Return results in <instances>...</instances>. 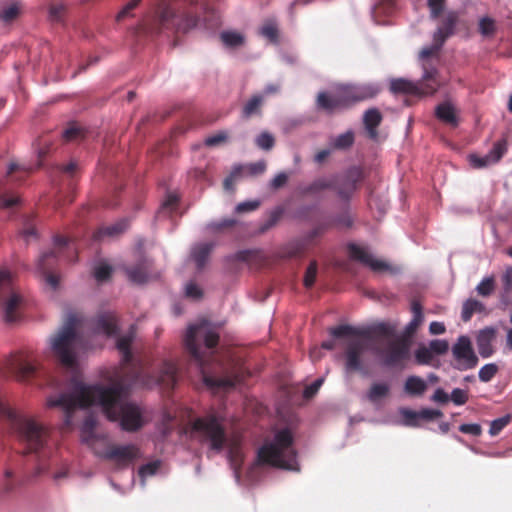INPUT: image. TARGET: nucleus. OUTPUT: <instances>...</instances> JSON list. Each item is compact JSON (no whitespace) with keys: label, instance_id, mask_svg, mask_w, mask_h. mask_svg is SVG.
<instances>
[{"label":"nucleus","instance_id":"1","mask_svg":"<svg viewBox=\"0 0 512 512\" xmlns=\"http://www.w3.org/2000/svg\"><path fill=\"white\" fill-rule=\"evenodd\" d=\"M129 386H72L68 392L50 396L47 406L61 408L69 425L76 409L99 406L110 421H119L124 431L140 430L145 421L140 407L127 401Z\"/></svg>","mask_w":512,"mask_h":512},{"label":"nucleus","instance_id":"2","mask_svg":"<svg viewBox=\"0 0 512 512\" xmlns=\"http://www.w3.org/2000/svg\"><path fill=\"white\" fill-rule=\"evenodd\" d=\"M381 333L367 335L355 333L349 326H338L331 333L341 339L345 371L348 374H367L374 360L386 365H397L408 354L405 342L395 339L385 326Z\"/></svg>","mask_w":512,"mask_h":512},{"label":"nucleus","instance_id":"3","mask_svg":"<svg viewBox=\"0 0 512 512\" xmlns=\"http://www.w3.org/2000/svg\"><path fill=\"white\" fill-rule=\"evenodd\" d=\"M219 334L211 323L202 319L191 324L185 335V345L198 364L203 384H237L249 374L243 364L216 358Z\"/></svg>","mask_w":512,"mask_h":512},{"label":"nucleus","instance_id":"4","mask_svg":"<svg viewBox=\"0 0 512 512\" xmlns=\"http://www.w3.org/2000/svg\"><path fill=\"white\" fill-rule=\"evenodd\" d=\"M92 327L106 336L117 335L116 317L112 313L99 316L94 325L82 313L69 312L62 326L48 339L52 356L64 367L74 369L80 355L88 348L87 335Z\"/></svg>","mask_w":512,"mask_h":512},{"label":"nucleus","instance_id":"5","mask_svg":"<svg viewBox=\"0 0 512 512\" xmlns=\"http://www.w3.org/2000/svg\"><path fill=\"white\" fill-rule=\"evenodd\" d=\"M135 338L134 327L117 335L116 347L121 354L123 366L116 369L109 378V384H169L177 382V368L173 363L164 362L157 371L150 373L146 368L130 364L131 344Z\"/></svg>","mask_w":512,"mask_h":512},{"label":"nucleus","instance_id":"6","mask_svg":"<svg viewBox=\"0 0 512 512\" xmlns=\"http://www.w3.org/2000/svg\"><path fill=\"white\" fill-rule=\"evenodd\" d=\"M0 416L10 422L17 440L24 446V454L38 455L49 448V428L34 417L17 413L2 397H0Z\"/></svg>","mask_w":512,"mask_h":512},{"label":"nucleus","instance_id":"7","mask_svg":"<svg viewBox=\"0 0 512 512\" xmlns=\"http://www.w3.org/2000/svg\"><path fill=\"white\" fill-rule=\"evenodd\" d=\"M294 439L288 428L278 431L271 442L264 443L257 452V463L279 469L299 471Z\"/></svg>","mask_w":512,"mask_h":512},{"label":"nucleus","instance_id":"8","mask_svg":"<svg viewBox=\"0 0 512 512\" xmlns=\"http://www.w3.org/2000/svg\"><path fill=\"white\" fill-rule=\"evenodd\" d=\"M380 91L375 83L341 85L335 95L321 92L317 97V106L329 113L347 108L351 104L372 98Z\"/></svg>","mask_w":512,"mask_h":512},{"label":"nucleus","instance_id":"9","mask_svg":"<svg viewBox=\"0 0 512 512\" xmlns=\"http://www.w3.org/2000/svg\"><path fill=\"white\" fill-rule=\"evenodd\" d=\"M198 9L208 14V8L203 5L198 7L195 0H189L177 10L163 5L158 11V21L164 28L187 32L198 25V19L195 16Z\"/></svg>","mask_w":512,"mask_h":512},{"label":"nucleus","instance_id":"10","mask_svg":"<svg viewBox=\"0 0 512 512\" xmlns=\"http://www.w3.org/2000/svg\"><path fill=\"white\" fill-rule=\"evenodd\" d=\"M191 434L201 444H208L212 451L221 452L228 439L225 427L215 415L196 418L191 425Z\"/></svg>","mask_w":512,"mask_h":512},{"label":"nucleus","instance_id":"11","mask_svg":"<svg viewBox=\"0 0 512 512\" xmlns=\"http://www.w3.org/2000/svg\"><path fill=\"white\" fill-rule=\"evenodd\" d=\"M6 296L4 301V320L14 323L18 320V308L22 303V296L12 285L11 274L7 270H0V298Z\"/></svg>","mask_w":512,"mask_h":512},{"label":"nucleus","instance_id":"12","mask_svg":"<svg viewBox=\"0 0 512 512\" xmlns=\"http://www.w3.org/2000/svg\"><path fill=\"white\" fill-rule=\"evenodd\" d=\"M437 71L435 69H425L422 84H415L403 78L391 81L390 88L394 93H410L415 95L433 94L439 84L436 82Z\"/></svg>","mask_w":512,"mask_h":512},{"label":"nucleus","instance_id":"13","mask_svg":"<svg viewBox=\"0 0 512 512\" xmlns=\"http://www.w3.org/2000/svg\"><path fill=\"white\" fill-rule=\"evenodd\" d=\"M40 370L36 364L25 359L12 360L3 373L4 381H29L38 379Z\"/></svg>","mask_w":512,"mask_h":512},{"label":"nucleus","instance_id":"14","mask_svg":"<svg viewBox=\"0 0 512 512\" xmlns=\"http://www.w3.org/2000/svg\"><path fill=\"white\" fill-rule=\"evenodd\" d=\"M399 415L401 416L402 424L407 427H420L423 423L432 422L443 417L442 411L430 408H424L419 411L400 408Z\"/></svg>","mask_w":512,"mask_h":512},{"label":"nucleus","instance_id":"15","mask_svg":"<svg viewBox=\"0 0 512 512\" xmlns=\"http://www.w3.org/2000/svg\"><path fill=\"white\" fill-rule=\"evenodd\" d=\"M103 457L115 461L119 466H128L140 457V450L134 444L112 445L104 452Z\"/></svg>","mask_w":512,"mask_h":512},{"label":"nucleus","instance_id":"16","mask_svg":"<svg viewBox=\"0 0 512 512\" xmlns=\"http://www.w3.org/2000/svg\"><path fill=\"white\" fill-rule=\"evenodd\" d=\"M452 351L460 368H472L478 362L477 356L473 351L471 341L467 336L459 337L457 343L453 346Z\"/></svg>","mask_w":512,"mask_h":512},{"label":"nucleus","instance_id":"17","mask_svg":"<svg viewBox=\"0 0 512 512\" xmlns=\"http://www.w3.org/2000/svg\"><path fill=\"white\" fill-rule=\"evenodd\" d=\"M350 256L363 264L369 266L373 271L382 272L389 269V264L376 258L371 251L360 245L351 244L349 246Z\"/></svg>","mask_w":512,"mask_h":512},{"label":"nucleus","instance_id":"18","mask_svg":"<svg viewBox=\"0 0 512 512\" xmlns=\"http://www.w3.org/2000/svg\"><path fill=\"white\" fill-rule=\"evenodd\" d=\"M506 150V143L504 141H498L485 156L471 155L469 160L471 165L475 168L488 167L497 163L503 157Z\"/></svg>","mask_w":512,"mask_h":512},{"label":"nucleus","instance_id":"19","mask_svg":"<svg viewBox=\"0 0 512 512\" xmlns=\"http://www.w3.org/2000/svg\"><path fill=\"white\" fill-rule=\"evenodd\" d=\"M496 338V329L485 327L477 335V348L482 357H489L493 353V341Z\"/></svg>","mask_w":512,"mask_h":512},{"label":"nucleus","instance_id":"20","mask_svg":"<svg viewBox=\"0 0 512 512\" xmlns=\"http://www.w3.org/2000/svg\"><path fill=\"white\" fill-rule=\"evenodd\" d=\"M56 256V251L51 250L40 255L38 259V267L42 271V275L47 287L55 291L59 287L60 278L56 274L47 271V261Z\"/></svg>","mask_w":512,"mask_h":512},{"label":"nucleus","instance_id":"21","mask_svg":"<svg viewBox=\"0 0 512 512\" xmlns=\"http://www.w3.org/2000/svg\"><path fill=\"white\" fill-rule=\"evenodd\" d=\"M213 248L214 243L212 242L197 243L191 248L190 258L195 263L197 269H202L205 266Z\"/></svg>","mask_w":512,"mask_h":512},{"label":"nucleus","instance_id":"22","mask_svg":"<svg viewBox=\"0 0 512 512\" xmlns=\"http://www.w3.org/2000/svg\"><path fill=\"white\" fill-rule=\"evenodd\" d=\"M457 18L458 16L455 12H449L445 15L441 26L434 33V39L438 45H443L445 40L453 34Z\"/></svg>","mask_w":512,"mask_h":512},{"label":"nucleus","instance_id":"23","mask_svg":"<svg viewBox=\"0 0 512 512\" xmlns=\"http://www.w3.org/2000/svg\"><path fill=\"white\" fill-rule=\"evenodd\" d=\"M381 121L382 115L379 110L375 108L369 109L364 113L363 123L369 138L373 140L377 139L378 133L376 128L381 123Z\"/></svg>","mask_w":512,"mask_h":512},{"label":"nucleus","instance_id":"24","mask_svg":"<svg viewBox=\"0 0 512 512\" xmlns=\"http://www.w3.org/2000/svg\"><path fill=\"white\" fill-rule=\"evenodd\" d=\"M362 178V172L359 168H352L347 176V179L342 186L337 187V192L342 198H348L350 194L356 189V183Z\"/></svg>","mask_w":512,"mask_h":512},{"label":"nucleus","instance_id":"25","mask_svg":"<svg viewBox=\"0 0 512 512\" xmlns=\"http://www.w3.org/2000/svg\"><path fill=\"white\" fill-rule=\"evenodd\" d=\"M436 116L441 121L452 126H456L458 123L456 109L449 101L443 102L436 107Z\"/></svg>","mask_w":512,"mask_h":512},{"label":"nucleus","instance_id":"26","mask_svg":"<svg viewBox=\"0 0 512 512\" xmlns=\"http://www.w3.org/2000/svg\"><path fill=\"white\" fill-rule=\"evenodd\" d=\"M335 179L333 177H321L314 180L310 185L302 189L303 194H317L326 189L334 187Z\"/></svg>","mask_w":512,"mask_h":512},{"label":"nucleus","instance_id":"27","mask_svg":"<svg viewBox=\"0 0 512 512\" xmlns=\"http://www.w3.org/2000/svg\"><path fill=\"white\" fill-rule=\"evenodd\" d=\"M228 460L234 471L238 473L243 463V454L240 444L236 440L231 441L228 445Z\"/></svg>","mask_w":512,"mask_h":512},{"label":"nucleus","instance_id":"28","mask_svg":"<svg viewBox=\"0 0 512 512\" xmlns=\"http://www.w3.org/2000/svg\"><path fill=\"white\" fill-rule=\"evenodd\" d=\"M223 44L228 48H238L245 42L244 36L236 31H224L220 35Z\"/></svg>","mask_w":512,"mask_h":512},{"label":"nucleus","instance_id":"29","mask_svg":"<svg viewBox=\"0 0 512 512\" xmlns=\"http://www.w3.org/2000/svg\"><path fill=\"white\" fill-rule=\"evenodd\" d=\"M148 265L146 262H141L136 266L127 268V274L131 281L135 283H143L148 278L147 273Z\"/></svg>","mask_w":512,"mask_h":512},{"label":"nucleus","instance_id":"30","mask_svg":"<svg viewBox=\"0 0 512 512\" xmlns=\"http://www.w3.org/2000/svg\"><path fill=\"white\" fill-rule=\"evenodd\" d=\"M389 394V386H371L367 399L374 405H380Z\"/></svg>","mask_w":512,"mask_h":512},{"label":"nucleus","instance_id":"31","mask_svg":"<svg viewBox=\"0 0 512 512\" xmlns=\"http://www.w3.org/2000/svg\"><path fill=\"white\" fill-rule=\"evenodd\" d=\"M412 313H413V318L408 323V325L406 327V332L409 335L413 334L416 331V329L419 327V325L423 322V318H424L421 305L417 302L412 303Z\"/></svg>","mask_w":512,"mask_h":512},{"label":"nucleus","instance_id":"32","mask_svg":"<svg viewBox=\"0 0 512 512\" xmlns=\"http://www.w3.org/2000/svg\"><path fill=\"white\" fill-rule=\"evenodd\" d=\"M112 273V267L106 261H99L93 268V274L98 282H104L109 279Z\"/></svg>","mask_w":512,"mask_h":512},{"label":"nucleus","instance_id":"33","mask_svg":"<svg viewBox=\"0 0 512 512\" xmlns=\"http://www.w3.org/2000/svg\"><path fill=\"white\" fill-rule=\"evenodd\" d=\"M479 32L483 37H492L497 29L496 22L490 17H482L478 23Z\"/></svg>","mask_w":512,"mask_h":512},{"label":"nucleus","instance_id":"34","mask_svg":"<svg viewBox=\"0 0 512 512\" xmlns=\"http://www.w3.org/2000/svg\"><path fill=\"white\" fill-rule=\"evenodd\" d=\"M484 309V306L481 302L475 299L467 300L462 309V318L464 321H468L474 312H480Z\"/></svg>","mask_w":512,"mask_h":512},{"label":"nucleus","instance_id":"35","mask_svg":"<svg viewBox=\"0 0 512 512\" xmlns=\"http://www.w3.org/2000/svg\"><path fill=\"white\" fill-rule=\"evenodd\" d=\"M263 101V95H254L243 108L244 116L250 117L251 115L257 113Z\"/></svg>","mask_w":512,"mask_h":512},{"label":"nucleus","instance_id":"36","mask_svg":"<svg viewBox=\"0 0 512 512\" xmlns=\"http://www.w3.org/2000/svg\"><path fill=\"white\" fill-rule=\"evenodd\" d=\"M415 357L417 361L421 364H431L434 361L435 355L433 354L431 348L428 345H421L417 349Z\"/></svg>","mask_w":512,"mask_h":512},{"label":"nucleus","instance_id":"37","mask_svg":"<svg viewBox=\"0 0 512 512\" xmlns=\"http://www.w3.org/2000/svg\"><path fill=\"white\" fill-rule=\"evenodd\" d=\"M512 420V416L507 414L503 417L493 420L490 424L489 434L491 436L498 435Z\"/></svg>","mask_w":512,"mask_h":512},{"label":"nucleus","instance_id":"38","mask_svg":"<svg viewBox=\"0 0 512 512\" xmlns=\"http://www.w3.org/2000/svg\"><path fill=\"white\" fill-rule=\"evenodd\" d=\"M354 141V134L352 131H347L337 137H335L332 141V145L337 149H344L352 145Z\"/></svg>","mask_w":512,"mask_h":512},{"label":"nucleus","instance_id":"39","mask_svg":"<svg viewBox=\"0 0 512 512\" xmlns=\"http://www.w3.org/2000/svg\"><path fill=\"white\" fill-rule=\"evenodd\" d=\"M177 202L178 196L174 193H169L159 209L158 216L171 213L175 209Z\"/></svg>","mask_w":512,"mask_h":512},{"label":"nucleus","instance_id":"40","mask_svg":"<svg viewBox=\"0 0 512 512\" xmlns=\"http://www.w3.org/2000/svg\"><path fill=\"white\" fill-rule=\"evenodd\" d=\"M19 11V5L17 3H12L2 9L0 19L6 23L11 22L18 16Z\"/></svg>","mask_w":512,"mask_h":512},{"label":"nucleus","instance_id":"41","mask_svg":"<svg viewBox=\"0 0 512 512\" xmlns=\"http://www.w3.org/2000/svg\"><path fill=\"white\" fill-rule=\"evenodd\" d=\"M261 34L271 42H275L278 35L277 25L273 21H267L261 27Z\"/></svg>","mask_w":512,"mask_h":512},{"label":"nucleus","instance_id":"42","mask_svg":"<svg viewBox=\"0 0 512 512\" xmlns=\"http://www.w3.org/2000/svg\"><path fill=\"white\" fill-rule=\"evenodd\" d=\"M494 286L493 277H486L477 285L476 291L481 296H488L493 292Z\"/></svg>","mask_w":512,"mask_h":512},{"label":"nucleus","instance_id":"43","mask_svg":"<svg viewBox=\"0 0 512 512\" xmlns=\"http://www.w3.org/2000/svg\"><path fill=\"white\" fill-rule=\"evenodd\" d=\"M63 136L67 141L76 140L84 137V130L79 125L73 124L63 132Z\"/></svg>","mask_w":512,"mask_h":512},{"label":"nucleus","instance_id":"44","mask_svg":"<svg viewBox=\"0 0 512 512\" xmlns=\"http://www.w3.org/2000/svg\"><path fill=\"white\" fill-rule=\"evenodd\" d=\"M160 465H161V462L158 460L142 465L139 468L140 477L145 478L147 476H153L154 474H156V472L160 468Z\"/></svg>","mask_w":512,"mask_h":512},{"label":"nucleus","instance_id":"45","mask_svg":"<svg viewBox=\"0 0 512 512\" xmlns=\"http://www.w3.org/2000/svg\"><path fill=\"white\" fill-rule=\"evenodd\" d=\"M280 217H281L280 210H274L273 212H271L268 219L263 224H261V226L259 227V232L264 233V232L268 231L269 229H271L272 227H274L276 225V223L279 221Z\"/></svg>","mask_w":512,"mask_h":512},{"label":"nucleus","instance_id":"46","mask_svg":"<svg viewBox=\"0 0 512 512\" xmlns=\"http://www.w3.org/2000/svg\"><path fill=\"white\" fill-rule=\"evenodd\" d=\"M256 144L261 149L270 150L274 146V137L270 133L263 132L256 138Z\"/></svg>","mask_w":512,"mask_h":512},{"label":"nucleus","instance_id":"47","mask_svg":"<svg viewBox=\"0 0 512 512\" xmlns=\"http://www.w3.org/2000/svg\"><path fill=\"white\" fill-rule=\"evenodd\" d=\"M303 249V245L300 242H291L288 245H286L282 252L281 257H294L297 256L301 250Z\"/></svg>","mask_w":512,"mask_h":512},{"label":"nucleus","instance_id":"48","mask_svg":"<svg viewBox=\"0 0 512 512\" xmlns=\"http://www.w3.org/2000/svg\"><path fill=\"white\" fill-rule=\"evenodd\" d=\"M127 227L126 220H122L114 225L108 226L100 231L102 235L115 236L124 231Z\"/></svg>","mask_w":512,"mask_h":512},{"label":"nucleus","instance_id":"49","mask_svg":"<svg viewBox=\"0 0 512 512\" xmlns=\"http://www.w3.org/2000/svg\"><path fill=\"white\" fill-rule=\"evenodd\" d=\"M498 368L495 364H486L479 371V378L482 382L490 381L496 374Z\"/></svg>","mask_w":512,"mask_h":512},{"label":"nucleus","instance_id":"50","mask_svg":"<svg viewBox=\"0 0 512 512\" xmlns=\"http://www.w3.org/2000/svg\"><path fill=\"white\" fill-rule=\"evenodd\" d=\"M259 205L260 202L258 200L241 202L235 207V212L239 214L249 213L256 210Z\"/></svg>","mask_w":512,"mask_h":512},{"label":"nucleus","instance_id":"51","mask_svg":"<svg viewBox=\"0 0 512 512\" xmlns=\"http://www.w3.org/2000/svg\"><path fill=\"white\" fill-rule=\"evenodd\" d=\"M316 275H317V263L311 262L310 265L308 266L305 276H304V285L307 288L311 287L314 284V282L316 280Z\"/></svg>","mask_w":512,"mask_h":512},{"label":"nucleus","instance_id":"52","mask_svg":"<svg viewBox=\"0 0 512 512\" xmlns=\"http://www.w3.org/2000/svg\"><path fill=\"white\" fill-rule=\"evenodd\" d=\"M428 346L431 348V350L435 356L445 353L449 348V344L446 340H439V339L432 340L428 344Z\"/></svg>","mask_w":512,"mask_h":512},{"label":"nucleus","instance_id":"53","mask_svg":"<svg viewBox=\"0 0 512 512\" xmlns=\"http://www.w3.org/2000/svg\"><path fill=\"white\" fill-rule=\"evenodd\" d=\"M65 6L62 3H55L50 6L49 16L52 21H60L65 13Z\"/></svg>","mask_w":512,"mask_h":512},{"label":"nucleus","instance_id":"54","mask_svg":"<svg viewBox=\"0 0 512 512\" xmlns=\"http://www.w3.org/2000/svg\"><path fill=\"white\" fill-rule=\"evenodd\" d=\"M459 431L464 434H470L473 436H480L482 433V427L479 424L471 423V424H461L459 426Z\"/></svg>","mask_w":512,"mask_h":512},{"label":"nucleus","instance_id":"55","mask_svg":"<svg viewBox=\"0 0 512 512\" xmlns=\"http://www.w3.org/2000/svg\"><path fill=\"white\" fill-rule=\"evenodd\" d=\"M185 295L193 300H197L202 296V290L195 283L189 282L185 286Z\"/></svg>","mask_w":512,"mask_h":512},{"label":"nucleus","instance_id":"56","mask_svg":"<svg viewBox=\"0 0 512 512\" xmlns=\"http://www.w3.org/2000/svg\"><path fill=\"white\" fill-rule=\"evenodd\" d=\"M20 203V198L16 195H0V207L12 208Z\"/></svg>","mask_w":512,"mask_h":512},{"label":"nucleus","instance_id":"57","mask_svg":"<svg viewBox=\"0 0 512 512\" xmlns=\"http://www.w3.org/2000/svg\"><path fill=\"white\" fill-rule=\"evenodd\" d=\"M445 0H428L431 16L437 18L444 7Z\"/></svg>","mask_w":512,"mask_h":512},{"label":"nucleus","instance_id":"58","mask_svg":"<svg viewBox=\"0 0 512 512\" xmlns=\"http://www.w3.org/2000/svg\"><path fill=\"white\" fill-rule=\"evenodd\" d=\"M449 397L450 400L453 401V403L456 405H463L467 401V394L462 389H454L451 396Z\"/></svg>","mask_w":512,"mask_h":512},{"label":"nucleus","instance_id":"59","mask_svg":"<svg viewBox=\"0 0 512 512\" xmlns=\"http://www.w3.org/2000/svg\"><path fill=\"white\" fill-rule=\"evenodd\" d=\"M96 427V420L93 416H87L82 426L83 435L92 436Z\"/></svg>","mask_w":512,"mask_h":512},{"label":"nucleus","instance_id":"60","mask_svg":"<svg viewBox=\"0 0 512 512\" xmlns=\"http://www.w3.org/2000/svg\"><path fill=\"white\" fill-rule=\"evenodd\" d=\"M441 47H442V45H438L437 41L433 38L432 45L429 47L423 48L420 51L419 56L421 59H426V58L430 57L431 55L435 54Z\"/></svg>","mask_w":512,"mask_h":512},{"label":"nucleus","instance_id":"61","mask_svg":"<svg viewBox=\"0 0 512 512\" xmlns=\"http://www.w3.org/2000/svg\"><path fill=\"white\" fill-rule=\"evenodd\" d=\"M227 139V135L224 132H220L218 134H215L213 136L207 137L205 140V144L207 146H217L223 142H225Z\"/></svg>","mask_w":512,"mask_h":512},{"label":"nucleus","instance_id":"62","mask_svg":"<svg viewBox=\"0 0 512 512\" xmlns=\"http://www.w3.org/2000/svg\"><path fill=\"white\" fill-rule=\"evenodd\" d=\"M140 0H131L118 14L117 21L123 20L125 17L129 16L130 12L138 5Z\"/></svg>","mask_w":512,"mask_h":512},{"label":"nucleus","instance_id":"63","mask_svg":"<svg viewBox=\"0 0 512 512\" xmlns=\"http://www.w3.org/2000/svg\"><path fill=\"white\" fill-rule=\"evenodd\" d=\"M431 399L436 403L445 404L449 402L450 397L443 389H437Z\"/></svg>","mask_w":512,"mask_h":512},{"label":"nucleus","instance_id":"64","mask_svg":"<svg viewBox=\"0 0 512 512\" xmlns=\"http://www.w3.org/2000/svg\"><path fill=\"white\" fill-rule=\"evenodd\" d=\"M503 286L506 292L512 289V268L506 269L502 276Z\"/></svg>","mask_w":512,"mask_h":512}]
</instances>
